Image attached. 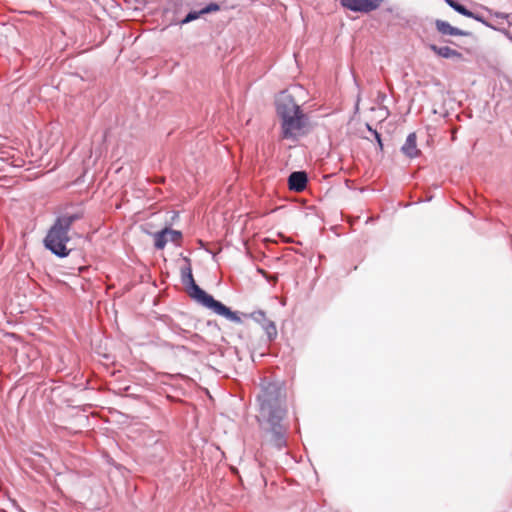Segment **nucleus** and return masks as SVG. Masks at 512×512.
I'll list each match as a JSON object with an SVG mask.
<instances>
[{
	"label": "nucleus",
	"mask_w": 512,
	"mask_h": 512,
	"mask_svg": "<svg viewBox=\"0 0 512 512\" xmlns=\"http://www.w3.org/2000/svg\"><path fill=\"white\" fill-rule=\"evenodd\" d=\"M217 9H218V6L213 4V5H210V6L206 7L205 9H203L201 11V13H208L210 11L217 10Z\"/></svg>",
	"instance_id": "obj_15"
},
{
	"label": "nucleus",
	"mask_w": 512,
	"mask_h": 512,
	"mask_svg": "<svg viewBox=\"0 0 512 512\" xmlns=\"http://www.w3.org/2000/svg\"><path fill=\"white\" fill-rule=\"evenodd\" d=\"M435 26L437 30L443 35H451V36H463L465 32L462 30L451 26L448 22L443 20H436Z\"/></svg>",
	"instance_id": "obj_11"
},
{
	"label": "nucleus",
	"mask_w": 512,
	"mask_h": 512,
	"mask_svg": "<svg viewBox=\"0 0 512 512\" xmlns=\"http://www.w3.org/2000/svg\"><path fill=\"white\" fill-rule=\"evenodd\" d=\"M384 0H340V4L353 12L370 13L377 10Z\"/></svg>",
	"instance_id": "obj_5"
},
{
	"label": "nucleus",
	"mask_w": 512,
	"mask_h": 512,
	"mask_svg": "<svg viewBox=\"0 0 512 512\" xmlns=\"http://www.w3.org/2000/svg\"><path fill=\"white\" fill-rule=\"evenodd\" d=\"M182 282L187 286L191 298L213 310L218 315L224 316L234 322H240V318L235 312H232L224 304L215 300L195 283L190 267L182 270Z\"/></svg>",
	"instance_id": "obj_4"
},
{
	"label": "nucleus",
	"mask_w": 512,
	"mask_h": 512,
	"mask_svg": "<svg viewBox=\"0 0 512 512\" xmlns=\"http://www.w3.org/2000/svg\"><path fill=\"white\" fill-rule=\"evenodd\" d=\"M416 139L417 137L415 133L409 134L401 148L402 152L409 158H415L420 155V150L417 148Z\"/></svg>",
	"instance_id": "obj_9"
},
{
	"label": "nucleus",
	"mask_w": 512,
	"mask_h": 512,
	"mask_svg": "<svg viewBox=\"0 0 512 512\" xmlns=\"http://www.w3.org/2000/svg\"><path fill=\"white\" fill-rule=\"evenodd\" d=\"M154 237V245L157 249H163L168 242L179 243L182 234L180 231L173 230L170 228H165L153 235Z\"/></svg>",
	"instance_id": "obj_6"
},
{
	"label": "nucleus",
	"mask_w": 512,
	"mask_h": 512,
	"mask_svg": "<svg viewBox=\"0 0 512 512\" xmlns=\"http://www.w3.org/2000/svg\"><path fill=\"white\" fill-rule=\"evenodd\" d=\"M252 317H253V319H255L256 321H259V322L263 320V328L267 334L269 341H271L272 339H274L277 336V329H276L275 324L272 321L267 320L265 318V314L263 312H261V311L254 312L252 314Z\"/></svg>",
	"instance_id": "obj_8"
},
{
	"label": "nucleus",
	"mask_w": 512,
	"mask_h": 512,
	"mask_svg": "<svg viewBox=\"0 0 512 512\" xmlns=\"http://www.w3.org/2000/svg\"><path fill=\"white\" fill-rule=\"evenodd\" d=\"M445 1L450 7H452L455 11L462 14L463 16L478 19L477 17H475V15L471 11H469L463 5L458 3L457 0H445Z\"/></svg>",
	"instance_id": "obj_13"
},
{
	"label": "nucleus",
	"mask_w": 512,
	"mask_h": 512,
	"mask_svg": "<svg viewBox=\"0 0 512 512\" xmlns=\"http://www.w3.org/2000/svg\"><path fill=\"white\" fill-rule=\"evenodd\" d=\"M272 428V437L277 447H282L285 444L284 434L285 429L281 425V422L276 426H271Z\"/></svg>",
	"instance_id": "obj_12"
},
{
	"label": "nucleus",
	"mask_w": 512,
	"mask_h": 512,
	"mask_svg": "<svg viewBox=\"0 0 512 512\" xmlns=\"http://www.w3.org/2000/svg\"><path fill=\"white\" fill-rule=\"evenodd\" d=\"M281 121L282 139L297 141L309 131V119L291 95L279 98L276 107Z\"/></svg>",
	"instance_id": "obj_1"
},
{
	"label": "nucleus",
	"mask_w": 512,
	"mask_h": 512,
	"mask_svg": "<svg viewBox=\"0 0 512 512\" xmlns=\"http://www.w3.org/2000/svg\"><path fill=\"white\" fill-rule=\"evenodd\" d=\"M259 417L271 426L278 425L286 416V393L280 383L263 385L258 395Z\"/></svg>",
	"instance_id": "obj_2"
},
{
	"label": "nucleus",
	"mask_w": 512,
	"mask_h": 512,
	"mask_svg": "<svg viewBox=\"0 0 512 512\" xmlns=\"http://www.w3.org/2000/svg\"><path fill=\"white\" fill-rule=\"evenodd\" d=\"M307 174L303 171H296L290 174L288 178L289 189L295 192H302L307 185Z\"/></svg>",
	"instance_id": "obj_7"
},
{
	"label": "nucleus",
	"mask_w": 512,
	"mask_h": 512,
	"mask_svg": "<svg viewBox=\"0 0 512 512\" xmlns=\"http://www.w3.org/2000/svg\"><path fill=\"white\" fill-rule=\"evenodd\" d=\"M429 48L438 56L442 58H461L462 54L448 46L439 47L435 44H430Z\"/></svg>",
	"instance_id": "obj_10"
},
{
	"label": "nucleus",
	"mask_w": 512,
	"mask_h": 512,
	"mask_svg": "<svg viewBox=\"0 0 512 512\" xmlns=\"http://www.w3.org/2000/svg\"><path fill=\"white\" fill-rule=\"evenodd\" d=\"M375 134H376V138H377V140H378L379 144L381 145L380 135H379L378 133H375Z\"/></svg>",
	"instance_id": "obj_16"
},
{
	"label": "nucleus",
	"mask_w": 512,
	"mask_h": 512,
	"mask_svg": "<svg viewBox=\"0 0 512 512\" xmlns=\"http://www.w3.org/2000/svg\"><path fill=\"white\" fill-rule=\"evenodd\" d=\"M78 219H80L78 214L59 217L49 229L44 239L45 247L59 257L68 256L70 252L66 246L70 241L68 232L72 224Z\"/></svg>",
	"instance_id": "obj_3"
},
{
	"label": "nucleus",
	"mask_w": 512,
	"mask_h": 512,
	"mask_svg": "<svg viewBox=\"0 0 512 512\" xmlns=\"http://www.w3.org/2000/svg\"><path fill=\"white\" fill-rule=\"evenodd\" d=\"M198 17L197 13H189L183 22H190Z\"/></svg>",
	"instance_id": "obj_14"
}]
</instances>
